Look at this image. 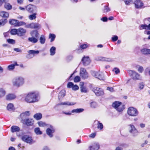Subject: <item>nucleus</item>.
Wrapping results in <instances>:
<instances>
[{"mask_svg":"<svg viewBox=\"0 0 150 150\" xmlns=\"http://www.w3.org/2000/svg\"><path fill=\"white\" fill-rule=\"evenodd\" d=\"M113 71H114L116 74L120 73L119 69L117 68H115L113 70Z\"/></svg>","mask_w":150,"mask_h":150,"instance_id":"nucleus-56","label":"nucleus"},{"mask_svg":"<svg viewBox=\"0 0 150 150\" xmlns=\"http://www.w3.org/2000/svg\"><path fill=\"white\" fill-rule=\"evenodd\" d=\"M84 110L83 108H77L73 110L71 112L72 113H80L82 112Z\"/></svg>","mask_w":150,"mask_h":150,"instance_id":"nucleus-28","label":"nucleus"},{"mask_svg":"<svg viewBox=\"0 0 150 150\" xmlns=\"http://www.w3.org/2000/svg\"><path fill=\"white\" fill-rule=\"evenodd\" d=\"M55 37L56 36L54 34H53L50 33L49 34V38L51 39L50 42H52L54 40Z\"/></svg>","mask_w":150,"mask_h":150,"instance_id":"nucleus-43","label":"nucleus"},{"mask_svg":"<svg viewBox=\"0 0 150 150\" xmlns=\"http://www.w3.org/2000/svg\"><path fill=\"white\" fill-rule=\"evenodd\" d=\"M76 104L75 103H74L73 102H62L57 104V105H75Z\"/></svg>","mask_w":150,"mask_h":150,"instance_id":"nucleus-21","label":"nucleus"},{"mask_svg":"<svg viewBox=\"0 0 150 150\" xmlns=\"http://www.w3.org/2000/svg\"><path fill=\"white\" fill-rule=\"evenodd\" d=\"M7 109L9 111H11L13 110V105L12 103L9 104L7 106Z\"/></svg>","mask_w":150,"mask_h":150,"instance_id":"nucleus-39","label":"nucleus"},{"mask_svg":"<svg viewBox=\"0 0 150 150\" xmlns=\"http://www.w3.org/2000/svg\"><path fill=\"white\" fill-rule=\"evenodd\" d=\"M141 53L144 55L150 54V49L143 48L141 50Z\"/></svg>","mask_w":150,"mask_h":150,"instance_id":"nucleus-23","label":"nucleus"},{"mask_svg":"<svg viewBox=\"0 0 150 150\" xmlns=\"http://www.w3.org/2000/svg\"><path fill=\"white\" fill-rule=\"evenodd\" d=\"M74 83L71 82L68 83L67 84V87L68 88H72L73 86Z\"/></svg>","mask_w":150,"mask_h":150,"instance_id":"nucleus-54","label":"nucleus"},{"mask_svg":"<svg viewBox=\"0 0 150 150\" xmlns=\"http://www.w3.org/2000/svg\"><path fill=\"white\" fill-rule=\"evenodd\" d=\"M18 29H13L11 30L10 32L12 35H18Z\"/></svg>","mask_w":150,"mask_h":150,"instance_id":"nucleus-41","label":"nucleus"},{"mask_svg":"<svg viewBox=\"0 0 150 150\" xmlns=\"http://www.w3.org/2000/svg\"><path fill=\"white\" fill-rule=\"evenodd\" d=\"M30 114V113L29 111H26L21 114L20 116L22 122L23 121V120H25L24 119L27 117L29 116Z\"/></svg>","mask_w":150,"mask_h":150,"instance_id":"nucleus-15","label":"nucleus"},{"mask_svg":"<svg viewBox=\"0 0 150 150\" xmlns=\"http://www.w3.org/2000/svg\"><path fill=\"white\" fill-rule=\"evenodd\" d=\"M25 23L23 21L19 22L18 21L17 23V27L23 25H25Z\"/></svg>","mask_w":150,"mask_h":150,"instance_id":"nucleus-48","label":"nucleus"},{"mask_svg":"<svg viewBox=\"0 0 150 150\" xmlns=\"http://www.w3.org/2000/svg\"><path fill=\"white\" fill-rule=\"evenodd\" d=\"M28 54L27 55V57L29 58H31L33 57L35 54H38L39 53L38 50H30L28 51Z\"/></svg>","mask_w":150,"mask_h":150,"instance_id":"nucleus-12","label":"nucleus"},{"mask_svg":"<svg viewBox=\"0 0 150 150\" xmlns=\"http://www.w3.org/2000/svg\"><path fill=\"white\" fill-rule=\"evenodd\" d=\"M18 65L17 64V62H16L14 64L9 65L7 67V69L9 71H11L15 69L16 66Z\"/></svg>","mask_w":150,"mask_h":150,"instance_id":"nucleus-22","label":"nucleus"},{"mask_svg":"<svg viewBox=\"0 0 150 150\" xmlns=\"http://www.w3.org/2000/svg\"><path fill=\"white\" fill-rule=\"evenodd\" d=\"M18 20L12 19H10L9 20V23L10 24L12 25H14V26L17 27V23Z\"/></svg>","mask_w":150,"mask_h":150,"instance_id":"nucleus-30","label":"nucleus"},{"mask_svg":"<svg viewBox=\"0 0 150 150\" xmlns=\"http://www.w3.org/2000/svg\"><path fill=\"white\" fill-rule=\"evenodd\" d=\"M6 91L3 88H0V98L4 97L6 94Z\"/></svg>","mask_w":150,"mask_h":150,"instance_id":"nucleus-33","label":"nucleus"},{"mask_svg":"<svg viewBox=\"0 0 150 150\" xmlns=\"http://www.w3.org/2000/svg\"><path fill=\"white\" fill-rule=\"evenodd\" d=\"M34 117L36 120H38L40 119L42 117V115L40 113L35 114L33 116Z\"/></svg>","mask_w":150,"mask_h":150,"instance_id":"nucleus-34","label":"nucleus"},{"mask_svg":"<svg viewBox=\"0 0 150 150\" xmlns=\"http://www.w3.org/2000/svg\"><path fill=\"white\" fill-rule=\"evenodd\" d=\"M7 22L6 19L0 20V27L4 25Z\"/></svg>","mask_w":150,"mask_h":150,"instance_id":"nucleus-44","label":"nucleus"},{"mask_svg":"<svg viewBox=\"0 0 150 150\" xmlns=\"http://www.w3.org/2000/svg\"><path fill=\"white\" fill-rule=\"evenodd\" d=\"M144 86V84L143 82L139 83L138 85V87L139 89L142 90L143 89Z\"/></svg>","mask_w":150,"mask_h":150,"instance_id":"nucleus-46","label":"nucleus"},{"mask_svg":"<svg viewBox=\"0 0 150 150\" xmlns=\"http://www.w3.org/2000/svg\"><path fill=\"white\" fill-rule=\"evenodd\" d=\"M40 43L42 44H44L45 42V37L43 35H42L40 39Z\"/></svg>","mask_w":150,"mask_h":150,"instance_id":"nucleus-38","label":"nucleus"},{"mask_svg":"<svg viewBox=\"0 0 150 150\" xmlns=\"http://www.w3.org/2000/svg\"><path fill=\"white\" fill-rule=\"evenodd\" d=\"M33 28H39L40 27V25L38 23H33Z\"/></svg>","mask_w":150,"mask_h":150,"instance_id":"nucleus-51","label":"nucleus"},{"mask_svg":"<svg viewBox=\"0 0 150 150\" xmlns=\"http://www.w3.org/2000/svg\"><path fill=\"white\" fill-rule=\"evenodd\" d=\"M11 130L13 133L18 132L19 131L20 128L18 126H13L11 127Z\"/></svg>","mask_w":150,"mask_h":150,"instance_id":"nucleus-25","label":"nucleus"},{"mask_svg":"<svg viewBox=\"0 0 150 150\" xmlns=\"http://www.w3.org/2000/svg\"><path fill=\"white\" fill-rule=\"evenodd\" d=\"M24 78L21 76H18L15 78L13 81V85L17 87L22 86L24 83Z\"/></svg>","mask_w":150,"mask_h":150,"instance_id":"nucleus-2","label":"nucleus"},{"mask_svg":"<svg viewBox=\"0 0 150 150\" xmlns=\"http://www.w3.org/2000/svg\"><path fill=\"white\" fill-rule=\"evenodd\" d=\"M36 13H35L32 14L30 15L29 16V19L30 20H33V19H35L36 18Z\"/></svg>","mask_w":150,"mask_h":150,"instance_id":"nucleus-45","label":"nucleus"},{"mask_svg":"<svg viewBox=\"0 0 150 150\" xmlns=\"http://www.w3.org/2000/svg\"><path fill=\"white\" fill-rule=\"evenodd\" d=\"M118 38L117 36L115 35L112 37V40L113 41L115 42L117 40Z\"/></svg>","mask_w":150,"mask_h":150,"instance_id":"nucleus-57","label":"nucleus"},{"mask_svg":"<svg viewBox=\"0 0 150 150\" xmlns=\"http://www.w3.org/2000/svg\"><path fill=\"white\" fill-rule=\"evenodd\" d=\"M31 36L37 38L38 37L39 34L37 30H34L31 32L30 33Z\"/></svg>","mask_w":150,"mask_h":150,"instance_id":"nucleus-29","label":"nucleus"},{"mask_svg":"<svg viewBox=\"0 0 150 150\" xmlns=\"http://www.w3.org/2000/svg\"><path fill=\"white\" fill-rule=\"evenodd\" d=\"M16 97V96L14 94H10L6 96V99L7 100H11L14 99Z\"/></svg>","mask_w":150,"mask_h":150,"instance_id":"nucleus-27","label":"nucleus"},{"mask_svg":"<svg viewBox=\"0 0 150 150\" xmlns=\"http://www.w3.org/2000/svg\"><path fill=\"white\" fill-rule=\"evenodd\" d=\"M123 146V144H121L120 146L117 147L115 150H122L123 148L122 146Z\"/></svg>","mask_w":150,"mask_h":150,"instance_id":"nucleus-58","label":"nucleus"},{"mask_svg":"<svg viewBox=\"0 0 150 150\" xmlns=\"http://www.w3.org/2000/svg\"><path fill=\"white\" fill-rule=\"evenodd\" d=\"M132 0H124V1L125 5H129L132 3Z\"/></svg>","mask_w":150,"mask_h":150,"instance_id":"nucleus-47","label":"nucleus"},{"mask_svg":"<svg viewBox=\"0 0 150 150\" xmlns=\"http://www.w3.org/2000/svg\"><path fill=\"white\" fill-rule=\"evenodd\" d=\"M97 60H101L103 61H106L108 62H112L113 61V60L112 59L109 58H106L102 57H100L98 59H97Z\"/></svg>","mask_w":150,"mask_h":150,"instance_id":"nucleus-31","label":"nucleus"},{"mask_svg":"<svg viewBox=\"0 0 150 150\" xmlns=\"http://www.w3.org/2000/svg\"><path fill=\"white\" fill-rule=\"evenodd\" d=\"M65 96V91L64 90L61 91L59 93L58 95V99L60 100Z\"/></svg>","mask_w":150,"mask_h":150,"instance_id":"nucleus-35","label":"nucleus"},{"mask_svg":"<svg viewBox=\"0 0 150 150\" xmlns=\"http://www.w3.org/2000/svg\"><path fill=\"white\" fill-rule=\"evenodd\" d=\"M37 8V7L34 5L32 4H29L25 8L22 7H19L20 9H35Z\"/></svg>","mask_w":150,"mask_h":150,"instance_id":"nucleus-19","label":"nucleus"},{"mask_svg":"<svg viewBox=\"0 0 150 150\" xmlns=\"http://www.w3.org/2000/svg\"><path fill=\"white\" fill-rule=\"evenodd\" d=\"M34 122V120L32 119H28L25 120H23L22 122L27 126H32Z\"/></svg>","mask_w":150,"mask_h":150,"instance_id":"nucleus-17","label":"nucleus"},{"mask_svg":"<svg viewBox=\"0 0 150 150\" xmlns=\"http://www.w3.org/2000/svg\"><path fill=\"white\" fill-rule=\"evenodd\" d=\"M14 50L17 52H21L22 51L20 49L18 48H15L14 49Z\"/></svg>","mask_w":150,"mask_h":150,"instance_id":"nucleus-62","label":"nucleus"},{"mask_svg":"<svg viewBox=\"0 0 150 150\" xmlns=\"http://www.w3.org/2000/svg\"><path fill=\"white\" fill-rule=\"evenodd\" d=\"M127 113L129 116L132 117H136L138 116L139 112L135 108L130 107L127 110Z\"/></svg>","mask_w":150,"mask_h":150,"instance_id":"nucleus-4","label":"nucleus"},{"mask_svg":"<svg viewBox=\"0 0 150 150\" xmlns=\"http://www.w3.org/2000/svg\"><path fill=\"white\" fill-rule=\"evenodd\" d=\"M74 81L75 82H79L80 81V78L79 76H76L74 79Z\"/></svg>","mask_w":150,"mask_h":150,"instance_id":"nucleus-50","label":"nucleus"},{"mask_svg":"<svg viewBox=\"0 0 150 150\" xmlns=\"http://www.w3.org/2000/svg\"><path fill=\"white\" fill-rule=\"evenodd\" d=\"M49 127L46 130V133L47 135L50 137H52L53 136V133L55 131L54 127L51 125H49Z\"/></svg>","mask_w":150,"mask_h":150,"instance_id":"nucleus-8","label":"nucleus"},{"mask_svg":"<svg viewBox=\"0 0 150 150\" xmlns=\"http://www.w3.org/2000/svg\"><path fill=\"white\" fill-rule=\"evenodd\" d=\"M80 75L83 79H86L88 77V73L85 69L81 68L80 69Z\"/></svg>","mask_w":150,"mask_h":150,"instance_id":"nucleus-10","label":"nucleus"},{"mask_svg":"<svg viewBox=\"0 0 150 150\" xmlns=\"http://www.w3.org/2000/svg\"><path fill=\"white\" fill-rule=\"evenodd\" d=\"M100 147V145L97 142L93 143L92 145L89 147V150H98Z\"/></svg>","mask_w":150,"mask_h":150,"instance_id":"nucleus-13","label":"nucleus"},{"mask_svg":"<svg viewBox=\"0 0 150 150\" xmlns=\"http://www.w3.org/2000/svg\"><path fill=\"white\" fill-rule=\"evenodd\" d=\"M39 94L36 92H31L28 93L25 96V101L28 103H33L39 100Z\"/></svg>","mask_w":150,"mask_h":150,"instance_id":"nucleus-1","label":"nucleus"},{"mask_svg":"<svg viewBox=\"0 0 150 150\" xmlns=\"http://www.w3.org/2000/svg\"><path fill=\"white\" fill-rule=\"evenodd\" d=\"M112 106L119 112L122 111L125 108V105L122 103L117 101L112 103Z\"/></svg>","mask_w":150,"mask_h":150,"instance_id":"nucleus-3","label":"nucleus"},{"mask_svg":"<svg viewBox=\"0 0 150 150\" xmlns=\"http://www.w3.org/2000/svg\"><path fill=\"white\" fill-rule=\"evenodd\" d=\"M107 90H109L111 92L113 91V88L112 87H108L107 88Z\"/></svg>","mask_w":150,"mask_h":150,"instance_id":"nucleus-63","label":"nucleus"},{"mask_svg":"<svg viewBox=\"0 0 150 150\" xmlns=\"http://www.w3.org/2000/svg\"><path fill=\"white\" fill-rule=\"evenodd\" d=\"M28 40L33 43H35L38 42V40L37 38L31 36L28 38Z\"/></svg>","mask_w":150,"mask_h":150,"instance_id":"nucleus-26","label":"nucleus"},{"mask_svg":"<svg viewBox=\"0 0 150 150\" xmlns=\"http://www.w3.org/2000/svg\"><path fill=\"white\" fill-rule=\"evenodd\" d=\"M97 103L95 102H92L90 103V106L92 108H95L97 106Z\"/></svg>","mask_w":150,"mask_h":150,"instance_id":"nucleus-42","label":"nucleus"},{"mask_svg":"<svg viewBox=\"0 0 150 150\" xmlns=\"http://www.w3.org/2000/svg\"><path fill=\"white\" fill-rule=\"evenodd\" d=\"M4 7L6 9H11L12 6L9 3H6L4 5Z\"/></svg>","mask_w":150,"mask_h":150,"instance_id":"nucleus-40","label":"nucleus"},{"mask_svg":"<svg viewBox=\"0 0 150 150\" xmlns=\"http://www.w3.org/2000/svg\"><path fill=\"white\" fill-rule=\"evenodd\" d=\"M82 61L83 65L85 66L88 65L90 62V59L88 57H84L82 59Z\"/></svg>","mask_w":150,"mask_h":150,"instance_id":"nucleus-18","label":"nucleus"},{"mask_svg":"<svg viewBox=\"0 0 150 150\" xmlns=\"http://www.w3.org/2000/svg\"><path fill=\"white\" fill-rule=\"evenodd\" d=\"M56 48L54 47H52L50 50V55L51 56L54 55L55 53Z\"/></svg>","mask_w":150,"mask_h":150,"instance_id":"nucleus-37","label":"nucleus"},{"mask_svg":"<svg viewBox=\"0 0 150 150\" xmlns=\"http://www.w3.org/2000/svg\"><path fill=\"white\" fill-rule=\"evenodd\" d=\"M138 70L139 72L140 73H142L143 71V67L141 66H140L138 69Z\"/></svg>","mask_w":150,"mask_h":150,"instance_id":"nucleus-60","label":"nucleus"},{"mask_svg":"<svg viewBox=\"0 0 150 150\" xmlns=\"http://www.w3.org/2000/svg\"><path fill=\"white\" fill-rule=\"evenodd\" d=\"M34 132L37 135H40L42 134V132L40 130V128L39 127L35 128L34 129Z\"/></svg>","mask_w":150,"mask_h":150,"instance_id":"nucleus-36","label":"nucleus"},{"mask_svg":"<svg viewBox=\"0 0 150 150\" xmlns=\"http://www.w3.org/2000/svg\"><path fill=\"white\" fill-rule=\"evenodd\" d=\"M0 16L2 17L7 18L8 17L9 13L7 12L2 11L0 12Z\"/></svg>","mask_w":150,"mask_h":150,"instance_id":"nucleus-24","label":"nucleus"},{"mask_svg":"<svg viewBox=\"0 0 150 150\" xmlns=\"http://www.w3.org/2000/svg\"><path fill=\"white\" fill-rule=\"evenodd\" d=\"M79 88V86L76 85H73V86L72 88V89L74 91H76L78 90Z\"/></svg>","mask_w":150,"mask_h":150,"instance_id":"nucleus-55","label":"nucleus"},{"mask_svg":"<svg viewBox=\"0 0 150 150\" xmlns=\"http://www.w3.org/2000/svg\"><path fill=\"white\" fill-rule=\"evenodd\" d=\"M81 91L82 92L86 93L87 92V90L86 88L84 86L81 88Z\"/></svg>","mask_w":150,"mask_h":150,"instance_id":"nucleus-52","label":"nucleus"},{"mask_svg":"<svg viewBox=\"0 0 150 150\" xmlns=\"http://www.w3.org/2000/svg\"><path fill=\"white\" fill-rule=\"evenodd\" d=\"M88 46V45L86 44H84L83 45H81V48L82 49H84L87 48Z\"/></svg>","mask_w":150,"mask_h":150,"instance_id":"nucleus-59","label":"nucleus"},{"mask_svg":"<svg viewBox=\"0 0 150 150\" xmlns=\"http://www.w3.org/2000/svg\"><path fill=\"white\" fill-rule=\"evenodd\" d=\"M128 73L129 75L132 76L133 79L134 80H140L141 79L139 74L134 71L129 70Z\"/></svg>","mask_w":150,"mask_h":150,"instance_id":"nucleus-6","label":"nucleus"},{"mask_svg":"<svg viewBox=\"0 0 150 150\" xmlns=\"http://www.w3.org/2000/svg\"><path fill=\"white\" fill-rule=\"evenodd\" d=\"M93 91L97 96H102L104 94L103 90L99 88L94 87L93 88Z\"/></svg>","mask_w":150,"mask_h":150,"instance_id":"nucleus-9","label":"nucleus"},{"mask_svg":"<svg viewBox=\"0 0 150 150\" xmlns=\"http://www.w3.org/2000/svg\"><path fill=\"white\" fill-rule=\"evenodd\" d=\"M101 20L103 22H107L108 21V18L106 17H103L101 18Z\"/></svg>","mask_w":150,"mask_h":150,"instance_id":"nucleus-61","label":"nucleus"},{"mask_svg":"<svg viewBox=\"0 0 150 150\" xmlns=\"http://www.w3.org/2000/svg\"><path fill=\"white\" fill-rule=\"evenodd\" d=\"M7 41L9 43L14 44L15 43V40L12 39H8L7 40Z\"/></svg>","mask_w":150,"mask_h":150,"instance_id":"nucleus-53","label":"nucleus"},{"mask_svg":"<svg viewBox=\"0 0 150 150\" xmlns=\"http://www.w3.org/2000/svg\"><path fill=\"white\" fill-rule=\"evenodd\" d=\"M134 4L135 7L137 8H142L144 5V4L142 1L140 0H136Z\"/></svg>","mask_w":150,"mask_h":150,"instance_id":"nucleus-14","label":"nucleus"},{"mask_svg":"<svg viewBox=\"0 0 150 150\" xmlns=\"http://www.w3.org/2000/svg\"><path fill=\"white\" fill-rule=\"evenodd\" d=\"M91 74L93 76L100 80H103L104 79V75L102 72L99 71H93Z\"/></svg>","mask_w":150,"mask_h":150,"instance_id":"nucleus-5","label":"nucleus"},{"mask_svg":"<svg viewBox=\"0 0 150 150\" xmlns=\"http://www.w3.org/2000/svg\"><path fill=\"white\" fill-rule=\"evenodd\" d=\"M139 29L140 30L143 29L150 30V23L148 25L145 24L141 25L139 27Z\"/></svg>","mask_w":150,"mask_h":150,"instance_id":"nucleus-20","label":"nucleus"},{"mask_svg":"<svg viewBox=\"0 0 150 150\" xmlns=\"http://www.w3.org/2000/svg\"><path fill=\"white\" fill-rule=\"evenodd\" d=\"M95 122H97L98 129L100 130H102L103 128V125L102 123L98 120H96Z\"/></svg>","mask_w":150,"mask_h":150,"instance_id":"nucleus-32","label":"nucleus"},{"mask_svg":"<svg viewBox=\"0 0 150 150\" xmlns=\"http://www.w3.org/2000/svg\"><path fill=\"white\" fill-rule=\"evenodd\" d=\"M129 132L132 134L134 136L137 135L138 131L135 128V126L132 124L129 125Z\"/></svg>","mask_w":150,"mask_h":150,"instance_id":"nucleus-11","label":"nucleus"},{"mask_svg":"<svg viewBox=\"0 0 150 150\" xmlns=\"http://www.w3.org/2000/svg\"><path fill=\"white\" fill-rule=\"evenodd\" d=\"M39 126L40 127H44L46 125V124L40 121L38 122Z\"/></svg>","mask_w":150,"mask_h":150,"instance_id":"nucleus-49","label":"nucleus"},{"mask_svg":"<svg viewBox=\"0 0 150 150\" xmlns=\"http://www.w3.org/2000/svg\"><path fill=\"white\" fill-rule=\"evenodd\" d=\"M18 35L20 37L25 35L26 33V30L21 28H18Z\"/></svg>","mask_w":150,"mask_h":150,"instance_id":"nucleus-16","label":"nucleus"},{"mask_svg":"<svg viewBox=\"0 0 150 150\" xmlns=\"http://www.w3.org/2000/svg\"><path fill=\"white\" fill-rule=\"evenodd\" d=\"M21 139L25 142L31 144L35 142L33 140L32 137L28 135H25L22 136Z\"/></svg>","mask_w":150,"mask_h":150,"instance_id":"nucleus-7","label":"nucleus"},{"mask_svg":"<svg viewBox=\"0 0 150 150\" xmlns=\"http://www.w3.org/2000/svg\"><path fill=\"white\" fill-rule=\"evenodd\" d=\"M96 136V134L95 133L91 134L89 136L90 137L94 138Z\"/></svg>","mask_w":150,"mask_h":150,"instance_id":"nucleus-64","label":"nucleus"}]
</instances>
